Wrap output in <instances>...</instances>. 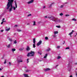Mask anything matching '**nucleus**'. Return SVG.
Wrapping results in <instances>:
<instances>
[{
	"label": "nucleus",
	"instance_id": "a211bd4d",
	"mask_svg": "<svg viewBox=\"0 0 77 77\" xmlns=\"http://www.w3.org/2000/svg\"><path fill=\"white\" fill-rule=\"evenodd\" d=\"M17 31L20 32H21V30L20 29H17Z\"/></svg>",
	"mask_w": 77,
	"mask_h": 77
},
{
	"label": "nucleus",
	"instance_id": "1a4fd4ad",
	"mask_svg": "<svg viewBox=\"0 0 77 77\" xmlns=\"http://www.w3.org/2000/svg\"><path fill=\"white\" fill-rule=\"evenodd\" d=\"M23 75L25 77H29L28 76V75L27 74H24Z\"/></svg>",
	"mask_w": 77,
	"mask_h": 77
},
{
	"label": "nucleus",
	"instance_id": "603ef678",
	"mask_svg": "<svg viewBox=\"0 0 77 77\" xmlns=\"http://www.w3.org/2000/svg\"><path fill=\"white\" fill-rule=\"evenodd\" d=\"M75 75H76V76H77V73H76Z\"/></svg>",
	"mask_w": 77,
	"mask_h": 77
},
{
	"label": "nucleus",
	"instance_id": "20e7f679",
	"mask_svg": "<svg viewBox=\"0 0 77 77\" xmlns=\"http://www.w3.org/2000/svg\"><path fill=\"white\" fill-rule=\"evenodd\" d=\"M42 43V41L40 40L37 43V46H39V45H41V44Z\"/></svg>",
	"mask_w": 77,
	"mask_h": 77
},
{
	"label": "nucleus",
	"instance_id": "a18cd8bd",
	"mask_svg": "<svg viewBox=\"0 0 77 77\" xmlns=\"http://www.w3.org/2000/svg\"><path fill=\"white\" fill-rule=\"evenodd\" d=\"M27 25H30V23H27Z\"/></svg>",
	"mask_w": 77,
	"mask_h": 77
},
{
	"label": "nucleus",
	"instance_id": "aec40b11",
	"mask_svg": "<svg viewBox=\"0 0 77 77\" xmlns=\"http://www.w3.org/2000/svg\"><path fill=\"white\" fill-rule=\"evenodd\" d=\"M33 48H35L36 46H35V44H33Z\"/></svg>",
	"mask_w": 77,
	"mask_h": 77
},
{
	"label": "nucleus",
	"instance_id": "9d476101",
	"mask_svg": "<svg viewBox=\"0 0 77 77\" xmlns=\"http://www.w3.org/2000/svg\"><path fill=\"white\" fill-rule=\"evenodd\" d=\"M54 35H56V34H57L58 33V32L57 31H55L54 32Z\"/></svg>",
	"mask_w": 77,
	"mask_h": 77
},
{
	"label": "nucleus",
	"instance_id": "6e6552de",
	"mask_svg": "<svg viewBox=\"0 0 77 77\" xmlns=\"http://www.w3.org/2000/svg\"><path fill=\"white\" fill-rule=\"evenodd\" d=\"M74 30H72V32H71L69 34V35H72V34L73 33V32H74Z\"/></svg>",
	"mask_w": 77,
	"mask_h": 77
},
{
	"label": "nucleus",
	"instance_id": "a878e982",
	"mask_svg": "<svg viewBox=\"0 0 77 77\" xmlns=\"http://www.w3.org/2000/svg\"><path fill=\"white\" fill-rule=\"evenodd\" d=\"M4 64H6V59L5 60V61L4 62Z\"/></svg>",
	"mask_w": 77,
	"mask_h": 77
},
{
	"label": "nucleus",
	"instance_id": "4d7b16f0",
	"mask_svg": "<svg viewBox=\"0 0 77 77\" xmlns=\"http://www.w3.org/2000/svg\"><path fill=\"white\" fill-rule=\"evenodd\" d=\"M75 36H76V35H75Z\"/></svg>",
	"mask_w": 77,
	"mask_h": 77
},
{
	"label": "nucleus",
	"instance_id": "412c9836",
	"mask_svg": "<svg viewBox=\"0 0 77 77\" xmlns=\"http://www.w3.org/2000/svg\"><path fill=\"white\" fill-rule=\"evenodd\" d=\"M60 58H61V57L60 56H58V57H57L58 59H60Z\"/></svg>",
	"mask_w": 77,
	"mask_h": 77
},
{
	"label": "nucleus",
	"instance_id": "bb28decb",
	"mask_svg": "<svg viewBox=\"0 0 77 77\" xmlns=\"http://www.w3.org/2000/svg\"><path fill=\"white\" fill-rule=\"evenodd\" d=\"M14 44H17V40H15L14 41Z\"/></svg>",
	"mask_w": 77,
	"mask_h": 77
},
{
	"label": "nucleus",
	"instance_id": "ea45409f",
	"mask_svg": "<svg viewBox=\"0 0 77 77\" xmlns=\"http://www.w3.org/2000/svg\"><path fill=\"white\" fill-rule=\"evenodd\" d=\"M60 48V46H58L57 47V48Z\"/></svg>",
	"mask_w": 77,
	"mask_h": 77
},
{
	"label": "nucleus",
	"instance_id": "de8ad7c7",
	"mask_svg": "<svg viewBox=\"0 0 77 77\" xmlns=\"http://www.w3.org/2000/svg\"><path fill=\"white\" fill-rule=\"evenodd\" d=\"M9 65H11V62H9Z\"/></svg>",
	"mask_w": 77,
	"mask_h": 77
},
{
	"label": "nucleus",
	"instance_id": "cd10ccee",
	"mask_svg": "<svg viewBox=\"0 0 77 77\" xmlns=\"http://www.w3.org/2000/svg\"><path fill=\"white\" fill-rule=\"evenodd\" d=\"M60 8H63V5H61L60 6Z\"/></svg>",
	"mask_w": 77,
	"mask_h": 77
},
{
	"label": "nucleus",
	"instance_id": "7c9ffc66",
	"mask_svg": "<svg viewBox=\"0 0 77 77\" xmlns=\"http://www.w3.org/2000/svg\"><path fill=\"white\" fill-rule=\"evenodd\" d=\"M18 26L17 25H15L14 26V27H18Z\"/></svg>",
	"mask_w": 77,
	"mask_h": 77
},
{
	"label": "nucleus",
	"instance_id": "f257e3e1",
	"mask_svg": "<svg viewBox=\"0 0 77 77\" xmlns=\"http://www.w3.org/2000/svg\"><path fill=\"white\" fill-rule=\"evenodd\" d=\"M8 2L7 4V9L8 10L9 12H11L13 10L15 11L16 8H17V3H16V1H14V3H15L16 7L12 6V4H13V2H14V0H8Z\"/></svg>",
	"mask_w": 77,
	"mask_h": 77
},
{
	"label": "nucleus",
	"instance_id": "e433bc0d",
	"mask_svg": "<svg viewBox=\"0 0 77 77\" xmlns=\"http://www.w3.org/2000/svg\"><path fill=\"white\" fill-rule=\"evenodd\" d=\"M20 51H22V50H23V49H20L19 50Z\"/></svg>",
	"mask_w": 77,
	"mask_h": 77
},
{
	"label": "nucleus",
	"instance_id": "a19ab883",
	"mask_svg": "<svg viewBox=\"0 0 77 77\" xmlns=\"http://www.w3.org/2000/svg\"><path fill=\"white\" fill-rule=\"evenodd\" d=\"M2 22L4 23V22H6V21L5 20H2Z\"/></svg>",
	"mask_w": 77,
	"mask_h": 77
},
{
	"label": "nucleus",
	"instance_id": "f704fd0d",
	"mask_svg": "<svg viewBox=\"0 0 77 77\" xmlns=\"http://www.w3.org/2000/svg\"><path fill=\"white\" fill-rule=\"evenodd\" d=\"M9 29H6L5 31H9Z\"/></svg>",
	"mask_w": 77,
	"mask_h": 77
},
{
	"label": "nucleus",
	"instance_id": "dca6fc26",
	"mask_svg": "<svg viewBox=\"0 0 77 77\" xmlns=\"http://www.w3.org/2000/svg\"><path fill=\"white\" fill-rule=\"evenodd\" d=\"M10 46H11L10 44H9L8 45H7V47H8V48H9V47H10Z\"/></svg>",
	"mask_w": 77,
	"mask_h": 77
},
{
	"label": "nucleus",
	"instance_id": "4468645a",
	"mask_svg": "<svg viewBox=\"0 0 77 77\" xmlns=\"http://www.w3.org/2000/svg\"><path fill=\"white\" fill-rule=\"evenodd\" d=\"M33 26H35L36 25V22L35 21H34L33 22Z\"/></svg>",
	"mask_w": 77,
	"mask_h": 77
},
{
	"label": "nucleus",
	"instance_id": "58836bf2",
	"mask_svg": "<svg viewBox=\"0 0 77 77\" xmlns=\"http://www.w3.org/2000/svg\"><path fill=\"white\" fill-rule=\"evenodd\" d=\"M47 55H48V54H46L45 55V56H46V57L47 56Z\"/></svg>",
	"mask_w": 77,
	"mask_h": 77
},
{
	"label": "nucleus",
	"instance_id": "2f4dec72",
	"mask_svg": "<svg viewBox=\"0 0 77 77\" xmlns=\"http://www.w3.org/2000/svg\"><path fill=\"white\" fill-rule=\"evenodd\" d=\"M30 71L29 70H26V72H29Z\"/></svg>",
	"mask_w": 77,
	"mask_h": 77
},
{
	"label": "nucleus",
	"instance_id": "f3484780",
	"mask_svg": "<svg viewBox=\"0 0 77 77\" xmlns=\"http://www.w3.org/2000/svg\"><path fill=\"white\" fill-rule=\"evenodd\" d=\"M12 50L13 51H15L16 50V49L15 48H13L12 49Z\"/></svg>",
	"mask_w": 77,
	"mask_h": 77
},
{
	"label": "nucleus",
	"instance_id": "393cba45",
	"mask_svg": "<svg viewBox=\"0 0 77 77\" xmlns=\"http://www.w3.org/2000/svg\"><path fill=\"white\" fill-rule=\"evenodd\" d=\"M60 16H62V15H63V13H61L60 14Z\"/></svg>",
	"mask_w": 77,
	"mask_h": 77
},
{
	"label": "nucleus",
	"instance_id": "4c0bfd02",
	"mask_svg": "<svg viewBox=\"0 0 77 77\" xmlns=\"http://www.w3.org/2000/svg\"><path fill=\"white\" fill-rule=\"evenodd\" d=\"M68 16H69V15H66V17H68Z\"/></svg>",
	"mask_w": 77,
	"mask_h": 77
},
{
	"label": "nucleus",
	"instance_id": "6ab92c4d",
	"mask_svg": "<svg viewBox=\"0 0 77 77\" xmlns=\"http://www.w3.org/2000/svg\"><path fill=\"white\" fill-rule=\"evenodd\" d=\"M45 39L46 40H48V37H45Z\"/></svg>",
	"mask_w": 77,
	"mask_h": 77
},
{
	"label": "nucleus",
	"instance_id": "9b49d317",
	"mask_svg": "<svg viewBox=\"0 0 77 77\" xmlns=\"http://www.w3.org/2000/svg\"><path fill=\"white\" fill-rule=\"evenodd\" d=\"M53 4H54V3H52L49 6V8H51V7L52 5H53Z\"/></svg>",
	"mask_w": 77,
	"mask_h": 77
},
{
	"label": "nucleus",
	"instance_id": "f03ea898",
	"mask_svg": "<svg viewBox=\"0 0 77 77\" xmlns=\"http://www.w3.org/2000/svg\"><path fill=\"white\" fill-rule=\"evenodd\" d=\"M45 18H48L50 20H52L53 21L56 22V21L54 20V19H57V18H56L53 16H49V17H47L45 16Z\"/></svg>",
	"mask_w": 77,
	"mask_h": 77
},
{
	"label": "nucleus",
	"instance_id": "49530a36",
	"mask_svg": "<svg viewBox=\"0 0 77 77\" xmlns=\"http://www.w3.org/2000/svg\"><path fill=\"white\" fill-rule=\"evenodd\" d=\"M3 22H2L1 23V24H3Z\"/></svg>",
	"mask_w": 77,
	"mask_h": 77
},
{
	"label": "nucleus",
	"instance_id": "423d86ee",
	"mask_svg": "<svg viewBox=\"0 0 77 77\" xmlns=\"http://www.w3.org/2000/svg\"><path fill=\"white\" fill-rule=\"evenodd\" d=\"M50 69L49 68H47V69H45V71H50Z\"/></svg>",
	"mask_w": 77,
	"mask_h": 77
},
{
	"label": "nucleus",
	"instance_id": "6e6d98bb",
	"mask_svg": "<svg viewBox=\"0 0 77 77\" xmlns=\"http://www.w3.org/2000/svg\"><path fill=\"white\" fill-rule=\"evenodd\" d=\"M70 35V37H71V35Z\"/></svg>",
	"mask_w": 77,
	"mask_h": 77
},
{
	"label": "nucleus",
	"instance_id": "c85d7f7f",
	"mask_svg": "<svg viewBox=\"0 0 77 77\" xmlns=\"http://www.w3.org/2000/svg\"><path fill=\"white\" fill-rule=\"evenodd\" d=\"M32 15V14H28L27 16V17H30V16H31Z\"/></svg>",
	"mask_w": 77,
	"mask_h": 77
},
{
	"label": "nucleus",
	"instance_id": "f8f14e48",
	"mask_svg": "<svg viewBox=\"0 0 77 77\" xmlns=\"http://www.w3.org/2000/svg\"><path fill=\"white\" fill-rule=\"evenodd\" d=\"M35 42H36L35 38H34L33 39V43H34V44H35Z\"/></svg>",
	"mask_w": 77,
	"mask_h": 77
},
{
	"label": "nucleus",
	"instance_id": "72a5a7b5",
	"mask_svg": "<svg viewBox=\"0 0 77 77\" xmlns=\"http://www.w3.org/2000/svg\"><path fill=\"white\" fill-rule=\"evenodd\" d=\"M38 54H39L40 55H41V54H42V53H40L39 52H38Z\"/></svg>",
	"mask_w": 77,
	"mask_h": 77
},
{
	"label": "nucleus",
	"instance_id": "8fccbe9b",
	"mask_svg": "<svg viewBox=\"0 0 77 77\" xmlns=\"http://www.w3.org/2000/svg\"><path fill=\"white\" fill-rule=\"evenodd\" d=\"M58 66H59V65H56V67H57Z\"/></svg>",
	"mask_w": 77,
	"mask_h": 77
},
{
	"label": "nucleus",
	"instance_id": "4be33fe9",
	"mask_svg": "<svg viewBox=\"0 0 77 77\" xmlns=\"http://www.w3.org/2000/svg\"><path fill=\"white\" fill-rule=\"evenodd\" d=\"M72 21H76V19L75 18H74L72 19Z\"/></svg>",
	"mask_w": 77,
	"mask_h": 77
},
{
	"label": "nucleus",
	"instance_id": "c9c22d12",
	"mask_svg": "<svg viewBox=\"0 0 77 77\" xmlns=\"http://www.w3.org/2000/svg\"><path fill=\"white\" fill-rule=\"evenodd\" d=\"M6 29H10V28H8V27H6Z\"/></svg>",
	"mask_w": 77,
	"mask_h": 77
},
{
	"label": "nucleus",
	"instance_id": "2eb2a0df",
	"mask_svg": "<svg viewBox=\"0 0 77 77\" xmlns=\"http://www.w3.org/2000/svg\"><path fill=\"white\" fill-rule=\"evenodd\" d=\"M17 62L18 63H20V62H23V60H18L17 61Z\"/></svg>",
	"mask_w": 77,
	"mask_h": 77
},
{
	"label": "nucleus",
	"instance_id": "39448f33",
	"mask_svg": "<svg viewBox=\"0 0 77 77\" xmlns=\"http://www.w3.org/2000/svg\"><path fill=\"white\" fill-rule=\"evenodd\" d=\"M33 2H34V0H31L29 1V2H27V3L28 4H30L31 3H33Z\"/></svg>",
	"mask_w": 77,
	"mask_h": 77
},
{
	"label": "nucleus",
	"instance_id": "864d4df0",
	"mask_svg": "<svg viewBox=\"0 0 77 77\" xmlns=\"http://www.w3.org/2000/svg\"><path fill=\"white\" fill-rule=\"evenodd\" d=\"M5 77V76L3 75V76H2L1 77Z\"/></svg>",
	"mask_w": 77,
	"mask_h": 77
},
{
	"label": "nucleus",
	"instance_id": "3c124183",
	"mask_svg": "<svg viewBox=\"0 0 77 77\" xmlns=\"http://www.w3.org/2000/svg\"><path fill=\"white\" fill-rule=\"evenodd\" d=\"M2 69L1 68H0V71H2Z\"/></svg>",
	"mask_w": 77,
	"mask_h": 77
},
{
	"label": "nucleus",
	"instance_id": "79ce46f5",
	"mask_svg": "<svg viewBox=\"0 0 77 77\" xmlns=\"http://www.w3.org/2000/svg\"><path fill=\"white\" fill-rule=\"evenodd\" d=\"M4 31V30H1V32H3Z\"/></svg>",
	"mask_w": 77,
	"mask_h": 77
},
{
	"label": "nucleus",
	"instance_id": "09e8293b",
	"mask_svg": "<svg viewBox=\"0 0 77 77\" xmlns=\"http://www.w3.org/2000/svg\"><path fill=\"white\" fill-rule=\"evenodd\" d=\"M46 57H46V56H45L44 57V58H46Z\"/></svg>",
	"mask_w": 77,
	"mask_h": 77
},
{
	"label": "nucleus",
	"instance_id": "c03bdc74",
	"mask_svg": "<svg viewBox=\"0 0 77 77\" xmlns=\"http://www.w3.org/2000/svg\"><path fill=\"white\" fill-rule=\"evenodd\" d=\"M5 20V18H4L2 20V21H4V20Z\"/></svg>",
	"mask_w": 77,
	"mask_h": 77
},
{
	"label": "nucleus",
	"instance_id": "5701e85b",
	"mask_svg": "<svg viewBox=\"0 0 77 77\" xmlns=\"http://www.w3.org/2000/svg\"><path fill=\"white\" fill-rule=\"evenodd\" d=\"M56 27H57V28H60V26H56Z\"/></svg>",
	"mask_w": 77,
	"mask_h": 77
},
{
	"label": "nucleus",
	"instance_id": "473e14b6",
	"mask_svg": "<svg viewBox=\"0 0 77 77\" xmlns=\"http://www.w3.org/2000/svg\"><path fill=\"white\" fill-rule=\"evenodd\" d=\"M66 50L67 49H69V47H67V48H66Z\"/></svg>",
	"mask_w": 77,
	"mask_h": 77
},
{
	"label": "nucleus",
	"instance_id": "37998d69",
	"mask_svg": "<svg viewBox=\"0 0 77 77\" xmlns=\"http://www.w3.org/2000/svg\"><path fill=\"white\" fill-rule=\"evenodd\" d=\"M45 8V6H44L43 7V8L44 9Z\"/></svg>",
	"mask_w": 77,
	"mask_h": 77
},
{
	"label": "nucleus",
	"instance_id": "c756f323",
	"mask_svg": "<svg viewBox=\"0 0 77 77\" xmlns=\"http://www.w3.org/2000/svg\"><path fill=\"white\" fill-rule=\"evenodd\" d=\"M9 40L10 41H11V42H12V40L11 38H9Z\"/></svg>",
	"mask_w": 77,
	"mask_h": 77
},
{
	"label": "nucleus",
	"instance_id": "0eeeda50",
	"mask_svg": "<svg viewBox=\"0 0 77 77\" xmlns=\"http://www.w3.org/2000/svg\"><path fill=\"white\" fill-rule=\"evenodd\" d=\"M26 50L27 51H28V50H30V48L29 46H27V48L26 49Z\"/></svg>",
	"mask_w": 77,
	"mask_h": 77
},
{
	"label": "nucleus",
	"instance_id": "ddd939ff",
	"mask_svg": "<svg viewBox=\"0 0 77 77\" xmlns=\"http://www.w3.org/2000/svg\"><path fill=\"white\" fill-rule=\"evenodd\" d=\"M50 48H48L46 50V51H49L50 50Z\"/></svg>",
	"mask_w": 77,
	"mask_h": 77
},
{
	"label": "nucleus",
	"instance_id": "b1692460",
	"mask_svg": "<svg viewBox=\"0 0 77 77\" xmlns=\"http://www.w3.org/2000/svg\"><path fill=\"white\" fill-rule=\"evenodd\" d=\"M29 58L27 59V63H29Z\"/></svg>",
	"mask_w": 77,
	"mask_h": 77
},
{
	"label": "nucleus",
	"instance_id": "5fc2aeb1",
	"mask_svg": "<svg viewBox=\"0 0 77 77\" xmlns=\"http://www.w3.org/2000/svg\"><path fill=\"white\" fill-rule=\"evenodd\" d=\"M65 44V41H64V43H63V44Z\"/></svg>",
	"mask_w": 77,
	"mask_h": 77
},
{
	"label": "nucleus",
	"instance_id": "7ed1b4c3",
	"mask_svg": "<svg viewBox=\"0 0 77 77\" xmlns=\"http://www.w3.org/2000/svg\"><path fill=\"white\" fill-rule=\"evenodd\" d=\"M35 53V52L31 51L30 53H28L27 56H28V57H29V56H33Z\"/></svg>",
	"mask_w": 77,
	"mask_h": 77
}]
</instances>
